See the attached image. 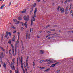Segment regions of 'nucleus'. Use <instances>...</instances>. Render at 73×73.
Segmentation results:
<instances>
[{
    "label": "nucleus",
    "instance_id": "58",
    "mask_svg": "<svg viewBox=\"0 0 73 73\" xmlns=\"http://www.w3.org/2000/svg\"><path fill=\"white\" fill-rule=\"evenodd\" d=\"M40 0H37V1H38V2H40Z\"/></svg>",
    "mask_w": 73,
    "mask_h": 73
},
{
    "label": "nucleus",
    "instance_id": "63",
    "mask_svg": "<svg viewBox=\"0 0 73 73\" xmlns=\"http://www.w3.org/2000/svg\"><path fill=\"white\" fill-rule=\"evenodd\" d=\"M48 38V39H50V38H51V37H49Z\"/></svg>",
    "mask_w": 73,
    "mask_h": 73
},
{
    "label": "nucleus",
    "instance_id": "59",
    "mask_svg": "<svg viewBox=\"0 0 73 73\" xmlns=\"http://www.w3.org/2000/svg\"><path fill=\"white\" fill-rule=\"evenodd\" d=\"M49 27V25L47 26H46V28H48V27Z\"/></svg>",
    "mask_w": 73,
    "mask_h": 73
},
{
    "label": "nucleus",
    "instance_id": "26",
    "mask_svg": "<svg viewBox=\"0 0 73 73\" xmlns=\"http://www.w3.org/2000/svg\"><path fill=\"white\" fill-rule=\"evenodd\" d=\"M54 66H55V65H54V64L51 66L50 67V68H52V67H54Z\"/></svg>",
    "mask_w": 73,
    "mask_h": 73
},
{
    "label": "nucleus",
    "instance_id": "21",
    "mask_svg": "<svg viewBox=\"0 0 73 73\" xmlns=\"http://www.w3.org/2000/svg\"><path fill=\"white\" fill-rule=\"evenodd\" d=\"M33 68H35V61L33 62Z\"/></svg>",
    "mask_w": 73,
    "mask_h": 73
},
{
    "label": "nucleus",
    "instance_id": "57",
    "mask_svg": "<svg viewBox=\"0 0 73 73\" xmlns=\"http://www.w3.org/2000/svg\"><path fill=\"white\" fill-rule=\"evenodd\" d=\"M55 31V29H53L52 30H51V31Z\"/></svg>",
    "mask_w": 73,
    "mask_h": 73
},
{
    "label": "nucleus",
    "instance_id": "11",
    "mask_svg": "<svg viewBox=\"0 0 73 73\" xmlns=\"http://www.w3.org/2000/svg\"><path fill=\"white\" fill-rule=\"evenodd\" d=\"M9 34V33L8 31H7L6 32V35L5 37L7 38V37H8V35Z\"/></svg>",
    "mask_w": 73,
    "mask_h": 73
},
{
    "label": "nucleus",
    "instance_id": "20",
    "mask_svg": "<svg viewBox=\"0 0 73 73\" xmlns=\"http://www.w3.org/2000/svg\"><path fill=\"white\" fill-rule=\"evenodd\" d=\"M0 48H1V49L2 50L3 52H5V49H4V48H3V47H0Z\"/></svg>",
    "mask_w": 73,
    "mask_h": 73
},
{
    "label": "nucleus",
    "instance_id": "14",
    "mask_svg": "<svg viewBox=\"0 0 73 73\" xmlns=\"http://www.w3.org/2000/svg\"><path fill=\"white\" fill-rule=\"evenodd\" d=\"M69 8V7L67 6L66 7V9L65 11V12H67L68 10V9Z\"/></svg>",
    "mask_w": 73,
    "mask_h": 73
},
{
    "label": "nucleus",
    "instance_id": "39",
    "mask_svg": "<svg viewBox=\"0 0 73 73\" xmlns=\"http://www.w3.org/2000/svg\"><path fill=\"white\" fill-rule=\"evenodd\" d=\"M13 33H16V30L13 31Z\"/></svg>",
    "mask_w": 73,
    "mask_h": 73
},
{
    "label": "nucleus",
    "instance_id": "60",
    "mask_svg": "<svg viewBox=\"0 0 73 73\" xmlns=\"http://www.w3.org/2000/svg\"><path fill=\"white\" fill-rule=\"evenodd\" d=\"M12 70H10V73H12Z\"/></svg>",
    "mask_w": 73,
    "mask_h": 73
},
{
    "label": "nucleus",
    "instance_id": "45",
    "mask_svg": "<svg viewBox=\"0 0 73 73\" xmlns=\"http://www.w3.org/2000/svg\"><path fill=\"white\" fill-rule=\"evenodd\" d=\"M24 68H25V69L26 70V72H27V68H26V67H25Z\"/></svg>",
    "mask_w": 73,
    "mask_h": 73
},
{
    "label": "nucleus",
    "instance_id": "16",
    "mask_svg": "<svg viewBox=\"0 0 73 73\" xmlns=\"http://www.w3.org/2000/svg\"><path fill=\"white\" fill-rule=\"evenodd\" d=\"M18 20H22V18L21 17H18Z\"/></svg>",
    "mask_w": 73,
    "mask_h": 73
},
{
    "label": "nucleus",
    "instance_id": "31",
    "mask_svg": "<svg viewBox=\"0 0 73 73\" xmlns=\"http://www.w3.org/2000/svg\"><path fill=\"white\" fill-rule=\"evenodd\" d=\"M44 60H40V63H42V62H44Z\"/></svg>",
    "mask_w": 73,
    "mask_h": 73
},
{
    "label": "nucleus",
    "instance_id": "15",
    "mask_svg": "<svg viewBox=\"0 0 73 73\" xmlns=\"http://www.w3.org/2000/svg\"><path fill=\"white\" fill-rule=\"evenodd\" d=\"M44 52H44V51L41 50L40 51V54H43Z\"/></svg>",
    "mask_w": 73,
    "mask_h": 73
},
{
    "label": "nucleus",
    "instance_id": "52",
    "mask_svg": "<svg viewBox=\"0 0 73 73\" xmlns=\"http://www.w3.org/2000/svg\"><path fill=\"white\" fill-rule=\"evenodd\" d=\"M66 4L67 3V0H66L64 2Z\"/></svg>",
    "mask_w": 73,
    "mask_h": 73
},
{
    "label": "nucleus",
    "instance_id": "47",
    "mask_svg": "<svg viewBox=\"0 0 73 73\" xmlns=\"http://www.w3.org/2000/svg\"><path fill=\"white\" fill-rule=\"evenodd\" d=\"M16 38V36H15V35H14L13 36V38Z\"/></svg>",
    "mask_w": 73,
    "mask_h": 73
},
{
    "label": "nucleus",
    "instance_id": "50",
    "mask_svg": "<svg viewBox=\"0 0 73 73\" xmlns=\"http://www.w3.org/2000/svg\"><path fill=\"white\" fill-rule=\"evenodd\" d=\"M21 29L22 31H23V30H24V28L23 27H21Z\"/></svg>",
    "mask_w": 73,
    "mask_h": 73
},
{
    "label": "nucleus",
    "instance_id": "48",
    "mask_svg": "<svg viewBox=\"0 0 73 73\" xmlns=\"http://www.w3.org/2000/svg\"><path fill=\"white\" fill-rule=\"evenodd\" d=\"M11 5V3L10 2L9 3V4L8 5V6H10Z\"/></svg>",
    "mask_w": 73,
    "mask_h": 73
},
{
    "label": "nucleus",
    "instance_id": "54",
    "mask_svg": "<svg viewBox=\"0 0 73 73\" xmlns=\"http://www.w3.org/2000/svg\"><path fill=\"white\" fill-rule=\"evenodd\" d=\"M37 38H40V36H39L38 35H37Z\"/></svg>",
    "mask_w": 73,
    "mask_h": 73
},
{
    "label": "nucleus",
    "instance_id": "49",
    "mask_svg": "<svg viewBox=\"0 0 73 73\" xmlns=\"http://www.w3.org/2000/svg\"><path fill=\"white\" fill-rule=\"evenodd\" d=\"M32 11H33V9H31L30 10V12H32Z\"/></svg>",
    "mask_w": 73,
    "mask_h": 73
},
{
    "label": "nucleus",
    "instance_id": "8",
    "mask_svg": "<svg viewBox=\"0 0 73 73\" xmlns=\"http://www.w3.org/2000/svg\"><path fill=\"white\" fill-rule=\"evenodd\" d=\"M28 37L29 39H30V34H29L26 33V39H28Z\"/></svg>",
    "mask_w": 73,
    "mask_h": 73
},
{
    "label": "nucleus",
    "instance_id": "35",
    "mask_svg": "<svg viewBox=\"0 0 73 73\" xmlns=\"http://www.w3.org/2000/svg\"><path fill=\"white\" fill-rule=\"evenodd\" d=\"M11 28H12L13 29H16V27H15L13 26H12Z\"/></svg>",
    "mask_w": 73,
    "mask_h": 73
},
{
    "label": "nucleus",
    "instance_id": "6",
    "mask_svg": "<svg viewBox=\"0 0 73 73\" xmlns=\"http://www.w3.org/2000/svg\"><path fill=\"white\" fill-rule=\"evenodd\" d=\"M17 49V42L15 43V54L16 55V49Z\"/></svg>",
    "mask_w": 73,
    "mask_h": 73
},
{
    "label": "nucleus",
    "instance_id": "36",
    "mask_svg": "<svg viewBox=\"0 0 73 73\" xmlns=\"http://www.w3.org/2000/svg\"><path fill=\"white\" fill-rule=\"evenodd\" d=\"M13 21H14V22H16V21H17V20L15 19H13Z\"/></svg>",
    "mask_w": 73,
    "mask_h": 73
},
{
    "label": "nucleus",
    "instance_id": "3",
    "mask_svg": "<svg viewBox=\"0 0 73 73\" xmlns=\"http://www.w3.org/2000/svg\"><path fill=\"white\" fill-rule=\"evenodd\" d=\"M23 57H21V68L23 70V73H25V70H24V67H23Z\"/></svg>",
    "mask_w": 73,
    "mask_h": 73
},
{
    "label": "nucleus",
    "instance_id": "5",
    "mask_svg": "<svg viewBox=\"0 0 73 73\" xmlns=\"http://www.w3.org/2000/svg\"><path fill=\"white\" fill-rule=\"evenodd\" d=\"M11 68L12 70H15V66L12 63V62H11Z\"/></svg>",
    "mask_w": 73,
    "mask_h": 73
},
{
    "label": "nucleus",
    "instance_id": "40",
    "mask_svg": "<svg viewBox=\"0 0 73 73\" xmlns=\"http://www.w3.org/2000/svg\"><path fill=\"white\" fill-rule=\"evenodd\" d=\"M15 38H13L12 39V40L13 41H15Z\"/></svg>",
    "mask_w": 73,
    "mask_h": 73
},
{
    "label": "nucleus",
    "instance_id": "28",
    "mask_svg": "<svg viewBox=\"0 0 73 73\" xmlns=\"http://www.w3.org/2000/svg\"><path fill=\"white\" fill-rule=\"evenodd\" d=\"M33 31V28H31L30 30V32L32 33V31Z\"/></svg>",
    "mask_w": 73,
    "mask_h": 73
},
{
    "label": "nucleus",
    "instance_id": "29",
    "mask_svg": "<svg viewBox=\"0 0 73 73\" xmlns=\"http://www.w3.org/2000/svg\"><path fill=\"white\" fill-rule=\"evenodd\" d=\"M60 8V6H59L58 7V8L57 9V10H58V11H59Z\"/></svg>",
    "mask_w": 73,
    "mask_h": 73
},
{
    "label": "nucleus",
    "instance_id": "37",
    "mask_svg": "<svg viewBox=\"0 0 73 73\" xmlns=\"http://www.w3.org/2000/svg\"><path fill=\"white\" fill-rule=\"evenodd\" d=\"M45 62H48L49 61V60L48 59H46L45 60Z\"/></svg>",
    "mask_w": 73,
    "mask_h": 73
},
{
    "label": "nucleus",
    "instance_id": "38",
    "mask_svg": "<svg viewBox=\"0 0 73 73\" xmlns=\"http://www.w3.org/2000/svg\"><path fill=\"white\" fill-rule=\"evenodd\" d=\"M9 53L10 54V57H12V54H11V53Z\"/></svg>",
    "mask_w": 73,
    "mask_h": 73
},
{
    "label": "nucleus",
    "instance_id": "17",
    "mask_svg": "<svg viewBox=\"0 0 73 73\" xmlns=\"http://www.w3.org/2000/svg\"><path fill=\"white\" fill-rule=\"evenodd\" d=\"M20 21H17L15 23V24H20Z\"/></svg>",
    "mask_w": 73,
    "mask_h": 73
},
{
    "label": "nucleus",
    "instance_id": "62",
    "mask_svg": "<svg viewBox=\"0 0 73 73\" xmlns=\"http://www.w3.org/2000/svg\"><path fill=\"white\" fill-rule=\"evenodd\" d=\"M52 5H53V6H54V3H53Z\"/></svg>",
    "mask_w": 73,
    "mask_h": 73
},
{
    "label": "nucleus",
    "instance_id": "7",
    "mask_svg": "<svg viewBox=\"0 0 73 73\" xmlns=\"http://www.w3.org/2000/svg\"><path fill=\"white\" fill-rule=\"evenodd\" d=\"M21 23L22 25H25L26 28H27V22H25V23L22 22Z\"/></svg>",
    "mask_w": 73,
    "mask_h": 73
},
{
    "label": "nucleus",
    "instance_id": "27",
    "mask_svg": "<svg viewBox=\"0 0 73 73\" xmlns=\"http://www.w3.org/2000/svg\"><path fill=\"white\" fill-rule=\"evenodd\" d=\"M12 62L13 64H15V58H13L12 59Z\"/></svg>",
    "mask_w": 73,
    "mask_h": 73
},
{
    "label": "nucleus",
    "instance_id": "4",
    "mask_svg": "<svg viewBox=\"0 0 73 73\" xmlns=\"http://www.w3.org/2000/svg\"><path fill=\"white\" fill-rule=\"evenodd\" d=\"M23 18L25 21H28L29 19V15H27V16H26V15H25L23 17Z\"/></svg>",
    "mask_w": 73,
    "mask_h": 73
},
{
    "label": "nucleus",
    "instance_id": "25",
    "mask_svg": "<svg viewBox=\"0 0 73 73\" xmlns=\"http://www.w3.org/2000/svg\"><path fill=\"white\" fill-rule=\"evenodd\" d=\"M9 35L10 37H11V36H12V34L11 33H10V32H9Z\"/></svg>",
    "mask_w": 73,
    "mask_h": 73
},
{
    "label": "nucleus",
    "instance_id": "10",
    "mask_svg": "<svg viewBox=\"0 0 73 73\" xmlns=\"http://www.w3.org/2000/svg\"><path fill=\"white\" fill-rule=\"evenodd\" d=\"M12 53L13 55V56H15V55H16L15 54V53L14 52V49L13 48L12 49Z\"/></svg>",
    "mask_w": 73,
    "mask_h": 73
},
{
    "label": "nucleus",
    "instance_id": "23",
    "mask_svg": "<svg viewBox=\"0 0 73 73\" xmlns=\"http://www.w3.org/2000/svg\"><path fill=\"white\" fill-rule=\"evenodd\" d=\"M36 3H34V4L33 5V7H35L36 6Z\"/></svg>",
    "mask_w": 73,
    "mask_h": 73
},
{
    "label": "nucleus",
    "instance_id": "42",
    "mask_svg": "<svg viewBox=\"0 0 73 73\" xmlns=\"http://www.w3.org/2000/svg\"><path fill=\"white\" fill-rule=\"evenodd\" d=\"M60 72V70H58L57 71V73H59V72Z\"/></svg>",
    "mask_w": 73,
    "mask_h": 73
},
{
    "label": "nucleus",
    "instance_id": "61",
    "mask_svg": "<svg viewBox=\"0 0 73 73\" xmlns=\"http://www.w3.org/2000/svg\"><path fill=\"white\" fill-rule=\"evenodd\" d=\"M69 32H72V33H73V31H69Z\"/></svg>",
    "mask_w": 73,
    "mask_h": 73
},
{
    "label": "nucleus",
    "instance_id": "30",
    "mask_svg": "<svg viewBox=\"0 0 73 73\" xmlns=\"http://www.w3.org/2000/svg\"><path fill=\"white\" fill-rule=\"evenodd\" d=\"M26 67L27 68H29V67H28V62H26Z\"/></svg>",
    "mask_w": 73,
    "mask_h": 73
},
{
    "label": "nucleus",
    "instance_id": "51",
    "mask_svg": "<svg viewBox=\"0 0 73 73\" xmlns=\"http://www.w3.org/2000/svg\"><path fill=\"white\" fill-rule=\"evenodd\" d=\"M11 46L12 47V49H14V47H13V45H11Z\"/></svg>",
    "mask_w": 73,
    "mask_h": 73
},
{
    "label": "nucleus",
    "instance_id": "34",
    "mask_svg": "<svg viewBox=\"0 0 73 73\" xmlns=\"http://www.w3.org/2000/svg\"><path fill=\"white\" fill-rule=\"evenodd\" d=\"M20 40V38H18V40H17V44H19V40Z\"/></svg>",
    "mask_w": 73,
    "mask_h": 73
},
{
    "label": "nucleus",
    "instance_id": "46",
    "mask_svg": "<svg viewBox=\"0 0 73 73\" xmlns=\"http://www.w3.org/2000/svg\"><path fill=\"white\" fill-rule=\"evenodd\" d=\"M18 38H20V33H19L18 34Z\"/></svg>",
    "mask_w": 73,
    "mask_h": 73
},
{
    "label": "nucleus",
    "instance_id": "53",
    "mask_svg": "<svg viewBox=\"0 0 73 73\" xmlns=\"http://www.w3.org/2000/svg\"><path fill=\"white\" fill-rule=\"evenodd\" d=\"M45 67H42V69H45Z\"/></svg>",
    "mask_w": 73,
    "mask_h": 73
},
{
    "label": "nucleus",
    "instance_id": "2",
    "mask_svg": "<svg viewBox=\"0 0 73 73\" xmlns=\"http://www.w3.org/2000/svg\"><path fill=\"white\" fill-rule=\"evenodd\" d=\"M37 9L36 8H35V9L34 10V16L33 17V21H35V19H36V15H37Z\"/></svg>",
    "mask_w": 73,
    "mask_h": 73
},
{
    "label": "nucleus",
    "instance_id": "9",
    "mask_svg": "<svg viewBox=\"0 0 73 73\" xmlns=\"http://www.w3.org/2000/svg\"><path fill=\"white\" fill-rule=\"evenodd\" d=\"M64 11H65V9H64V8L61 7L60 8V11H61V13H63V12H64Z\"/></svg>",
    "mask_w": 73,
    "mask_h": 73
},
{
    "label": "nucleus",
    "instance_id": "44",
    "mask_svg": "<svg viewBox=\"0 0 73 73\" xmlns=\"http://www.w3.org/2000/svg\"><path fill=\"white\" fill-rule=\"evenodd\" d=\"M32 24H33V20H32L31 23V25H32Z\"/></svg>",
    "mask_w": 73,
    "mask_h": 73
},
{
    "label": "nucleus",
    "instance_id": "13",
    "mask_svg": "<svg viewBox=\"0 0 73 73\" xmlns=\"http://www.w3.org/2000/svg\"><path fill=\"white\" fill-rule=\"evenodd\" d=\"M26 12V10H25L24 11H21L20 12V13H25Z\"/></svg>",
    "mask_w": 73,
    "mask_h": 73
},
{
    "label": "nucleus",
    "instance_id": "1",
    "mask_svg": "<svg viewBox=\"0 0 73 73\" xmlns=\"http://www.w3.org/2000/svg\"><path fill=\"white\" fill-rule=\"evenodd\" d=\"M4 57V55L3 54V52H1L0 53V62L1 64H3V61L2 60V58Z\"/></svg>",
    "mask_w": 73,
    "mask_h": 73
},
{
    "label": "nucleus",
    "instance_id": "12",
    "mask_svg": "<svg viewBox=\"0 0 73 73\" xmlns=\"http://www.w3.org/2000/svg\"><path fill=\"white\" fill-rule=\"evenodd\" d=\"M50 70V68H48V69H47L46 70H45L44 71V73H46V72H49Z\"/></svg>",
    "mask_w": 73,
    "mask_h": 73
},
{
    "label": "nucleus",
    "instance_id": "18",
    "mask_svg": "<svg viewBox=\"0 0 73 73\" xmlns=\"http://www.w3.org/2000/svg\"><path fill=\"white\" fill-rule=\"evenodd\" d=\"M3 65L4 68H6V64H5V63L4 62L3 64Z\"/></svg>",
    "mask_w": 73,
    "mask_h": 73
},
{
    "label": "nucleus",
    "instance_id": "56",
    "mask_svg": "<svg viewBox=\"0 0 73 73\" xmlns=\"http://www.w3.org/2000/svg\"><path fill=\"white\" fill-rule=\"evenodd\" d=\"M11 49H10L9 50V53H11L10 52H11Z\"/></svg>",
    "mask_w": 73,
    "mask_h": 73
},
{
    "label": "nucleus",
    "instance_id": "55",
    "mask_svg": "<svg viewBox=\"0 0 73 73\" xmlns=\"http://www.w3.org/2000/svg\"><path fill=\"white\" fill-rule=\"evenodd\" d=\"M72 12H73V10H71V11H70V14H71L72 13Z\"/></svg>",
    "mask_w": 73,
    "mask_h": 73
},
{
    "label": "nucleus",
    "instance_id": "33",
    "mask_svg": "<svg viewBox=\"0 0 73 73\" xmlns=\"http://www.w3.org/2000/svg\"><path fill=\"white\" fill-rule=\"evenodd\" d=\"M29 57L28 56H27L26 58V62H28V58Z\"/></svg>",
    "mask_w": 73,
    "mask_h": 73
},
{
    "label": "nucleus",
    "instance_id": "24",
    "mask_svg": "<svg viewBox=\"0 0 73 73\" xmlns=\"http://www.w3.org/2000/svg\"><path fill=\"white\" fill-rule=\"evenodd\" d=\"M5 6V5H2L1 6V7H0V9H1L3 8Z\"/></svg>",
    "mask_w": 73,
    "mask_h": 73
},
{
    "label": "nucleus",
    "instance_id": "64",
    "mask_svg": "<svg viewBox=\"0 0 73 73\" xmlns=\"http://www.w3.org/2000/svg\"><path fill=\"white\" fill-rule=\"evenodd\" d=\"M46 1H43V3H45Z\"/></svg>",
    "mask_w": 73,
    "mask_h": 73
},
{
    "label": "nucleus",
    "instance_id": "41",
    "mask_svg": "<svg viewBox=\"0 0 73 73\" xmlns=\"http://www.w3.org/2000/svg\"><path fill=\"white\" fill-rule=\"evenodd\" d=\"M3 37H4V35H2L1 36L2 40H3Z\"/></svg>",
    "mask_w": 73,
    "mask_h": 73
},
{
    "label": "nucleus",
    "instance_id": "19",
    "mask_svg": "<svg viewBox=\"0 0 73 73\" xmlns=\"http://www.w3.org/2000/svg\"><path fill=\"white\" fill-rule=\"evenodd\" d=\"M19 63V58H17V65L18 66V64Z\"/></svg>",
    "mask_w": 73,
    "mask_h": 73
},
{
    "label": "nucleus",
    "instance_id": "22",
    "mask_svg": "<svg viewBox=\"0 0 73 73\" xmlns=\"http://www.w3.org/2000/svg\"><path fill=\"white\" fill-rule=\"evenodd\" d=\"M52 35H53L54 36H58V35H59L58 34L55 33L54 34H52Z\"/></svg>",
    "mask_w": 73,
    "mask_h": 73
},
{
    "label": "nucleus",
    "instance_id": "32",
    "mask_svg": "<svg viewBox=\"0 0 73 73\" xmlns=\"http://www.w3.org/2000/svg\"><path fill=\"white\" fill-rule=\"evenodd\" d=\"M11 40H10L8 42L9 44H11Z\"/></svg>",
    "mask_w": 73,
    "mask_h": 73
},
{
    "label": "nucleus",
    "instance_id": "43",
    "mask_svg": "<svg viewBox=\"0 0 73 73\" xmlns=\"http://www.w3.org/2000/svg\"><path fill=\"white\" fill-rule=\"evenodd\" d=\"M65 15H67V14H68V13H68V12H65Z\"/></svg>",
    "mask_w": 73,
    "mask_h": 73
}]
</instances>
